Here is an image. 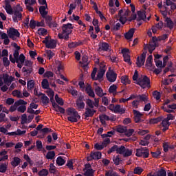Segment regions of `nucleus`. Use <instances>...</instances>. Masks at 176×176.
Masks as SVG:
<instances>
[{"label":"nucleus","mask_w":176,"mask_h":176,"mask_svg":"<svg viewBox=\"0 0 176 176\" xmlns=\"http://www.w3.org/2000/svg\"><path fill=\"white\" fill-rule=\"evenodd\" d=\"M66 113L69 116V117H67V120H69V122H71L72 123H76L78 122V120L80 119V116L74 108H67L66 109Z\"/></svg>","instance_id":"nucleus-1"},{"label":"nucleus","mask_w":176,"mask_h":176,"mask_svg":"<svg viewBox=\"0 0 176 176\" xmlns=\"http://www.w3.org/2000/svg\"><path fill=\"white\" fill-rule=\"evenodd\" d=\"M135 152V156L137 157H143L144 159H148L149 157V148L147 147L137 148Z\"/></svg>","instance_id":"nucleus-2"},{"label":"nucleus","mask_w":176,"mask_h":176,"mask_svg":"<svg viewBox=\"0 0 176 176\" xmlns=\"http://www.w3.org/2000/svg\"><path fill=\"white\" fill-rule=\"evenodd\" d=\"M138 99H136L132 102V107L133 108H138V105H140V102H148V96L146 94H140L138 95Z\"/></svg>","instance_id":"nucleus-3"},{"label":"nucleus","mask_w":176,"mask_h":176,"mask_svg":"<svg viewBox=\"0 0 176 176\" xmlns=\"http://www.w3.org/2000/svg\"><path fill=\"white\" fill-rule=\"evenodd\" d=\"M137 84L139 86H141L142 89H145L146 87H151V80L146 76H144L142 79H138Z\"/></svg>","instance_id":"nucleus-4"},{"label":"nucleus","mask_w":176,"mask_h":176,"mask_svg":"<svg viewBox=\"0 0 176 176\" xmlns=\"http://www.w3.org/2000/svg\"><path fill=\"white\" fill-rule=\"evenodd\" d=\"M8 36L10 39H12V41H16L17 38H20V32L17 30V29H14V28H10L7 31Z\"/></svg>","instance_id":"nucleus-5"},{"label":"nucleus","mask_w":176,"mask_h":176,"mask_svg":"<svg viewBox=\"0 0 176 176\" xmlns=\"http://www.w3.org/2000/svg\"><path fill=\"white\" fill-rule=\"evenodd\" d=\"M32 71H34V69H32V66H31V61L25 60V67L22 68V72H23L24 76H28V75H31V73L32 72Z\"/></svg>","instance_id":"nucleus-6"},{"label":"nucleus","mask_w":176,"mask_h":176,"mask_svg":"<svg viewBox=\"0 0 176 176\" xmlns=\"http://www.w3.org/2000/svg\"><path fill=\"white\" fill-rule=\"evenodd\" d=\"M102 156V153L100 151H91L89 156L87 157V162H91V160H100Z\"/></svg>","instance_id":"nucleus-7"},{"label":"nucleus","mask_w":176,"mask_h":176,"mask_svg":"<svg viewBox=\"0 0 176 176\" xmlns=\"http://www.w3.org/2000/svg\"><path fill=\"white\" fill-rule=\"evenodd\" d=\"M43 43L45 45L47 49H55L56 46H57V42H56L54 39L49 40V36L45 38V40L43 41Z\"/></svg>","instance_id":"nucleus-8"},{"label":"nucleus","mask_w":176,"mask_h":176,"mask_svg":"<svg viewBox=\"0 0 176 176\" xmlns=\"http://www.w3.org/2000/svg\"><path fill=\"white\" fill-rule=\"evenodd\" d=\"M146 53H148L146 51L144 52L140 56H140L137 57L136 65H137V67H138V68H141V67H142V65L145 64V60L146 58Z\"/></svg>","instance_id":"nucleus-9"},{"label":"nucleus","mask_w":176,"mask_h":176,"mask_svg":"<svg viewBox=\"0 0 176 176\" xmlns=\"http://www.w3.org/2000/svg\"><path fill=\"white\" fill-rule=\"evenodd\" d=\"M111 107H113V111L114 113H120V115H123L126 112V109L123 107H120V104H111Z\"/></svg>","instance_id":"nucleus-10"},{"label":"nucleus","mask_w":176,"mask_h":176,"mask_svg":"<svg viewBox=\"0 0 176 176\" xmlns=\"http://www.w3.org/2000/svg\"><path fill=\"white\" fill-rule=\"evenodd\" d=\"M96 112H97V111L94 109H91L89 107L85 108V112L84 113L85 119L87 120V118H93Z\"/></svg>","instance_id":"nucleus-11"},{"label":"nucleus","mask_w":176,"mask_h":176,"mask_svg":"<svg viewBox=\"0 0 176 176\" xmlns=\"http://www.w3.org/2000/svg\"><path fill=\"white\" fill-rule=\"evenodd\" d=\"M106 77L107 78V80L109 82H111V83H113L116 80V78H118V74L115 73V72L112 71L110 72H107L106 74Z\"/></svg>","instance_id":"nucleus-12"},{"label":"nucleus","mask_w":176,"mask_h":176,"mask_svg":"<svg viewBox=\"0 0 176 176\" xmlns=\"http://www.w3.org/2000/svg\"><path fill=\"white\" fill-rule=\"evenodd\" d=\"M74 27H72V23H67V24H63L62 27V31L63 34H71L72 32V29Z\"/></svg>","instance_id":"nucleus-13"},{"label":"nucleus","mask_w":176,"mask_h":176,"mask_svg":"<svg viewBox=\"0 0 176 176\" xmlns=\"http://www.w3.org/2000/svg\"><path fill=\"white\" fill-rule=\"evenodd\" d=\"M109 50V44L106 42H100L98 45V52H108Z\"/></svg>","instance_id":"nucleus-14"},{"label":"nucleus","mask_w":176,"mask_h":176,"mask_svg":"<svg viewBox=\"0 0 176 176\" xmlns=\"http://www.w3.org/2000/svg\"><path fill=\"white\" fill-rule=\"evenodd\" d=\"M14 16H12V20L14 23H19V21H21V19H23V14H21V12L19 10H15L13 12Z\"/></svg>","instance_id":"nucleus-15"},{"label":"nucleus","mask_w":176,"mask_h":176,"mask_svg":"<svg viewBox=\"0 0 176 176\" xmlns=\"http://www.w3.org/2000/svg\"><path fill=\"white\" fill-rule=\"evenodd\" d=\"M5 7L4 9L6 12L8 13V14H13V8H12V6L10 3H9V0H5L4 1Z\"/></svg>","instance_id":"nucleus-16"},{"label":"nucleus","mask_w":176,"mask_h":176,"mask_svg":"<svg viewBox=\"0 0 176 176\" xmlns=\"http://www.w3.org/2000/svg\"><path fill=\"white\" fill-rule=\"evenodd\" d=\"M138 18L137 21H141V20H143V21H145L146 20V12L144 10H139L137 12Z\"/></svg>","instance_id":"nucleus-17"},{"label":"nucleus","mask_w":176,"mask_h":176,"mask_svg":"<svg viewBox=\"0 0 176 176\" xmlns=\"http://www.w3.org/2000/svg\"><path fill=\"white\" fill-rule=\"evenodd\" d=\"M133 115H134V120L135 123L141 122V118L142 116V113H141L139 111L133 110Z\"/></svg>","instance_id":"nucleus-18"},{"label":"nucleus","mask_w":176,"mask_h":176,"mask_svg":"<svg viewBox=\"0 0 176 176\" xmlns=\"http://www.w3.org/2000/svg\"><path fill=\"white\" fill-rule=\"evenodd\" d=\"M76 104L77 109L78 111H82V109H85V104L84 101L82 100V98H79L78 99H77Z\"/></svg>","instance_id":"nucleus-19"},{"label":"nucleus","mask_w":176,"mask_h":176,"mask_svg":"<svg viewBox=\"0 0 176 176\" xmlns=\"http://www.w3.org/2000/svg\"><path fill=\"white\" fill-rule=\"evenodd\" d=\"M134 32H135V28H131L128 32L125 33L124 38L125 39H132L133 36H134Z\"/></svg>","instance_id":"nucleus-20"},{"label":"nucleus","mask_w":176,"mask_h":176,"mask_svg":"<svg viewBox=\"0 0 176 176\" xmlns=\"http://www.w3.org/2000/svg\"><path fill=\"white\" fill-rule=\"evenodd\" d=\"M105 71H106L105 66L100 67V70L97 74L96 80H100V79H102V78L104 77V75L105 74Z\"/></svg>","instance_id":"nucleus-21"},{"label":"nucleus","mask_w":176,"mask_h":176,"mask_svg":"<svg viewBox=\"0 0 176 176\" xmlns=\"http://www.w3.org/2000/svg\"><path fill=\"white\" fill-rule=\"evenodd\" d=\"M46 9H47V4H46V6H41L39 7L38 10L40 14H41V17H45V16H47V11H46Z\"/></svg>","instance_id":"nucleus-22"},{"label":"nucleus","mask_w":176,"mask_h":176,"mask_svg":"<svg viewBox=\"0 0 176 176\" xmlns=\"http://www.w3.org/2000/svg\"><path fill=\"white\" fill-rule=\"evenodd\" d=\"M165 22L167 28H169V30H173L174 28V22L171 20V18L170 17H166L165 19Z\"/></svg>","instance_id":"nucleus-23"},{"label":"nucleus","mask_w":176,"mask_h":176,"mask_svg":"<svg viewBox=\"0 0 176 176\" xmlns=\"http://www.w3.org/2000/svg\"><path fill=\"white\" fill-rule=\"evenodd\" d=\"M21 163V159L19 157H14L12 161L11 162V166L12 167H17Z\"/></svg>","instance_id":"nucleus-24"},{"label":"nucleus","mask_w":176,"mask_h":176,"mask_svg":"<svg viewBox=\"0 0 176 176\" xmlns=\"http://www.w3.org/2000/svg\"><path fill=\"white\" fill-rule=\"evenodd\" d=\"M99 119L102 124H106L105 120H111L109 116H107L106 114H102L99 116Z\"/></svg>","instance_id":"nucleus-25"},{"label":"nucleus","mask_w":176,"mask_h":176,"mask_svg":"<svg viewBox=\"0 0 176 176\" xmlns=\"http://www.w3.org/2000/svg\"><path fill=\"white\" fill-rule=\"evenodd\" d=\"M95 93L96 95L98 96V97H104V92L102 90V88L100 86H96L95 87Z\"/></svg>","instance_id":"nucleus-26"},{"label":"nucleus","mask_w":176,"mask_h":176,"mask_svg":"<svg viewBox=\"0 0 176 176\" xmlns=\"http://www.w3.org/2000/svg\"><path fill=\"white\" fill-rule=\"evenodd\" d=\"M34 87H35V82H34V80H30L29 81H28L27 87H28V91H32V89H34Z\"/></svg>","instance_id":"nucleus-27"},{"label":"nucleus","mask_w":176,"mask_h":176,"mask_svg":"<svg viewBox=\"0 0 176 176\" xmlns=\"http://www.w3.org/2000/svg\"><path fill=\"white\" fill-rule=\"evenodd\" d=\"M41 86H42V88L45 90H49V89H50L49 85V80H47V79H43L42 80Z\"/></svg>","instance_id":"nucleus-28"},{"label":"nucleus","mask_w":176,"mask_h":176,"mask_svg":"<svg viewBox=\"0 0 176 176\" xmlns=\"http://www.w3.org/2000/svg\"><path fill=\"white\" fill-rule=\"evenodd\" d=\"M121 82L123 85H130L131 83V81L129 79V76H123L121 77Z\"/></svg>","instance_id":"nucleus-29"},{"label":"nucleus","mask_w":176,"mask_h":176,"mask_svg":"<svg viewBox=\"0 0 176 176\" xmlns=\"http://www.w3.org/2000/svg\"><path fill=\"white\" fill-rule=\"evenodd\" d=\"M41 101L43 105H47V104L50 102V99H49L46 94H43V96H41Z\"/></svg>","instance_id":"nucleus-30"},{"label":"nucleus","mask_w":176,"mask_h":176,"mask_svg":"<svg viewBox=\"0 0 176 176\" xmlns=\"http://www.w3.org/2000/svg\"><path fill=\"white\" fill-rule=\"evenodd\" d=\"M163 120V116H160L156 118H153L150 120V123L151 124H155L156 123H159V122H162Z\"/></svg>","instance_id":"nucleus-31"},{"label":"nucleus","mask_w":176,"mask_h":176,"mask_svg":"<svg viewBox=\"0 0 176 176\" xmlns=\"http://www.w3.org/2000/svg\"><path fill=\"white\" fill-rule=\"evenodd\" d=\"M113 162L115 164V166H119L120 164V162H122V159L119 157V155L113 156Z\"/></svg>","instance_id":"nucleus-32"},{"label":"nucleus","mask_w":176,"mask_h":176,"mask_svg":"<svg viewBox=\"0 0 176 176\" xmlns=\"http://www.w3.org/2000/svg\"><path fill=\"white\" fill-rule=\"evenodd\" d=\"M12 96H14V97H17V98H23V94L19 90H14L12 91Z\"/></svg>","instance_id":"nucleus-33"},{"label":"nucleus","mask_w":176,"mask_h":176,"mask_svg":"<svg viewBox=\"0 0 176 176\" xmlns=\"http://www.w3.org/2000/svg\"><path fill=\"white\" fill-rule=\"evenodd\" d=\"M56 164L58 166H64L65 164V160L61 156H59L56 159Z\"/></svg>","instance_id":"nucleus-34"},{"label":"nucleus","mask_w":176,"mask_h":176,"mask_svg":"<svg viewBox=\"0 0 176 176\" xmlns=\"http://www.w3.org/2000/svg\"><path fill=\"white\" fill-rule=\"evenodd\" d=\"M52 131H53L52 130V129L50 128H43V129L41 130V133H43V135L41 137V138H43V137H45V134H47V133H52Z\"/></svg>","instance_id":"nucleus-35"},{"label":"nucleus","mask_w":176,"mask_h":176,"mask_svg":"<svg viewBox=\"0 0 176 176\" xmlns=\"http://www.w3.org/2000/svg\"><path fill=\"white\" fill-rule=\"evenodd\" d=\"M152 61H153V57L150 55L146 60V67H152Z\"/></svg>","instance_id":"nucleus-36"},{"label":"nucleus","mask_w":176,"mask_h":176,"mask_svg":"<svg viewBox=\"0 0 176 176\" xmlns=\"http://www.w3.org/2000/svg\"><path fill=\"white\" fill-rule=\"evenodd\" d=\"M116 130H117L118 133H125V131H127V126L119 125L117 127Z\"/></svg>","instance_id":"nucleus-37"},{"label":"nucleus","mask_w":176,"mask_h":176,"mask_svg":"<svg viewBox=\"0 0 176 176\" xmlns=\"http://www.w3.org/2000/svg\"><path fill=\"white\" fill-rule=\"evenodd\" d=\"M151 153L153 157L159 159V157H160V155H162V151H160V150H157L155 152L151 151Z\"/></svg>","instance_id":"nucleus-38"},{"label":"nucleus","mask_w":176,"mask_h":176,"mask_svg":"<svg viewBox=\"0 0 176 176\" xmlns=\"http://www.w3.org/2000/svg\"><path fill=\"white\" fill-rule=\"evenodd\" d=\"M126 152V147L123 145L118 146L117 148V153H119V155H123Z\"/></svg>","instance_id":"nucleus-39"},{"label":"nucleus","mask_w":176,"mask_h":176,"mask_svg":"<svg viewBox=\"0 0 176 176\" xmlns=\"http://www.w3.org/2000/svg\"><path fill=\"white\" fill-rule=\"evenodd\" d=\"M55 101L58 104V105H64V100H63V98L58 97V94L55 95Z\"/></svg>","instance_id":"nucleus-40"},{"label":"nucleus","mask_w":176,"mask_h":176,"mask_svg":"<svg viewBox=\"0 0 176 176\" xmlns=\"http://www.w3.org/2000/svg\"><path fill=\"white\" fill-rule=\"evenodd\" d=\"M131 155H133V150L125 148V151L123 153L124 157H129Z\"/></svg>","instance_id":"nucleus-41"},{"label":"nucleus","mask_w":176,"mask_h":176,"mask_svg":"<svg viewBox=\"0 0 176 176\" xmlns=\"http://www.w3.org/2000/svg\"><path fill=\"white\" fill-rule=\"evenodd\" d=\"M54 156H56V153L54 151H49L46 155V159L52 160Z\"/></svg>","instance_id":"nucleus-42"},{"label":"nucleus","mask_w":176,"mask_h":176,"mask_svg":"<svg viewBox=\"0 0 176 176\" xmlns=\"http://www.w3.org/2000/svg\"><path fill=\"white\" fill-rule=\"evenodd\" d=\"M142 171H144V169L140 166H138L134 168L133 174H138V175H140L142 173Z\"/></svg>","instance_id":"nucleus-43"},{"label":"nucleus","mask_w":176,"mask_h":176,"mask_svg":"<svg viewBox=\"0 0 176 176\" xmlns=\"http://www.w3.org/2000/svg\"><path fill=\"white\" fill-rule=\"evenodd\" d=\"M49 175V170L47 169L43 168L38 171V176H47Z\"/></svg>","instance_id":"nucleus-44"},{"label":"nucleus","mask_w":176,"mask_h":176,"mask_svg":"<svg viewBox=\"0 0 176 176\" xmlns=\"http://www.w3.org/2000/svg\"><path fill=\"white\" fill-rule=\"evenodd\" d=\"M8 170V164L4 163L0 165V173H6Z\"/></svg>","instance_id":"nucleus-45"},{"label":"nucleus","mask_w":176,"mask_h":176,"mask_svg":"<svg viewBox=\"0 0 176 176\" xmlns=\"http://www.w3.org/2000/svg\"><path fill=\"white\" fill-rule=\"evenodd\" d=\"M156 176H167V172H166V169L161 168L159 170Z\"/></svg>","instance_id":"nucleus-46"},{"label":"nucleus","mask_w":176,"mask_h":176,"mask_svg":"<svg viewBox=\"0 0 176 176\" xmlns=\"http://www.w3.org/2000/svg\"><path fill=\"white\" fill-rule=\"evenodd\" d=\"M56 112H60V113H65V109L61 107H60L58 104L56 105L55 107H54Z\"/></svg>","instance_id":"nucleus-47"},{"label":"nucleus","mask_w":176,"mask_h":176,"mask_svg":"<svg viewBox=\"0 0 176 176\" xmlns=\"http://www.w3.org/2000/svg\"><path fill=\"white\" fill-rule=\"evenodd\" d=\"M3 64L6 67H9V65H10V60L8 58V57L4 56L3 58Z\"/></svg>","instance_id":"nucleus-48"},{"label":"nucleus","mask_w":176,"mask_h":176,"mask_svg":"<svg viewBox=\"0 0 176 176\" xmlns=\"http://www.w3.org/2000/svg\"><path fill=\"white\" fill-rule=\"evenodd\" d=\"M118 145L114 144L111 148H109V150L107 151L108 155H111L112 152H118Z\"/></svg>","instance_id":"nucleus-49"},{"label":"nucleus","mask_w":176,"mask_h":176,"mask_svg":"<svg viewBox=\"0 0 176 176\" xmlns=\"http://www.w3.org/2000/svg\"><path fill=\"white\" fill-rule=\"evenodd\" d=\"M116 90H118V87L116 85H112L109 88V93H110V94H112L113 93H115Z\"/></svg>","instance_id":"nucleus-50"},{"label":"nucleus","mask_w":176,"mask_h":176,"mask_svg":"<svg viewBox=\"0 0 176 176\" xmlns=\"http://www.w3.org/2000/svg\"><path fill=\"white\" fill-rule=\"evenodd\" d=\"M3 82L7 86H9V74H3Z\"/></svg>","instance_id":"nucleus-51"},{"label":"nucleus","mask_w":176,"mask_h":176,"mask_svg":"<svg viewBox=\"0 0 176 176\" xmlns=\"http://www.w3.org/2000/svg\"><path fill=\"white\" fill-rule=\"evenodd\" d=\"M84 175H85V176H94V170L91 168L87 169V170L84 173Z\"/></svg>","instance_id":"nucleus-52"},{"label":"nucleus","mask_w":176,"mask_h":176,"mask_svg":"<svg viewBox=\"0 0 176 176\" xmlns=\"http://www.w3.org/2000/svg\"><path fill=\"white\" fill-rule=\"evenodd\" d=\"M156 49V43H153V44H150L148 47V52L150 54H152L153 53V50Z\"/></svg>","instance_id":"nucleus-53"},{"label":"nucleus","mask_w":176,"mask_h":176,"mask_svg":"<svg viewBox=\"0 0 176 176\" xmlns=\"http://www.w3.org/2000/svg\"><path fill=\"white\" fill-rule=\"evenodd\" d=\"M17 111L21 112V113H24L27 111V107L25 105H21L17 108Z\"/></svg>","instance_id":"nucleus-54"},{"label":"nucleus","mask_w":176,"mask_h":176,"mask_svg":"<svg viewBox=\"0 0 176 176\" xmlns=\"http://www.w3.org/2000/svg\"><path fill=\"white\" fill-rule=\"evenodd\" d=\"M94 148L96 149V151H102V149L105 147L102 143L101 144L96 143L94 144Z\"/></svg>","instance_id":"nucleus-55"},{"label":"nucleus","mask_w":176,"mask_h":176,"mask_svg":"<svg viewBox=\"0 0 176 176\" xmlns=\"http://www.w3.org/2000/svg\"><path fill=\"white\" fill-rule=\"evenodd\" d=\"M43 19H45L46 23L49 25V23L52 22V20H53V18H52V16L50 15H45V16H43Z\"/></svg>","instance_id":"nucleus-56"},{"label":"nucleus","mask_w":176,"mask_h":176,"mask_svg":"<svg viewBox=\"0 0 176 176\" xmlns=\"http://www.w3.org/2000/svg\"><path fill=\"white\" fill-rule=\"evenodd\" d=\"M15 105L19 107V105H27V102L24 101L23 99H20L15 102Z\"/></svg>","instance_id":"nucleus-57"},{"label":"nucleus","mask_w":176,"mask_h":176,"mask_svg":"<svg viewBox=\"0 0 176 176\" xmlns=\"http://www.w3.org/2000/svg\"><path fill=\"white\" fill-rule=\"evenodd\" d=\"M36 146L38 151H41L42 148H43V145H42V141L37 140L36 142Z\"/></svg>","instance_id":"nucleus-58"},{"label":"nucleus","mask_w":176,"mask_h":176,"mask_svg":"<svg viewBox=\"0 0 176 176\" xmlns=\"http://www.w3.org/2000/svg\"><path fill=\"white\" fill-rule=\"evenodd\" d=\"M38 32L40 35L45 36L47 34V30L41 28L38 30Z\"/></svg>","instance_id":"nucleus-59"},{"label":"nucleus","mask_w":176,"mask_h":176,"mask_svg":"<svg viewBox=\"0 0 176 176\" xmlns=\"http://www.w3.org/2000/svg\"><path fill=\"white\" fill-rule=\"evenodd\" d=\"M66 166L69 170H74V162H72V160H68Z\"/></svg>","instance_id":"nucleus-60"},{"label":"nucleus","mask_w":176,"mask_h":176,"mask_svg":"<svg viewBox=\"0 0 176 176\" xmlns=\"http://www.w3.org/2000/svg\"><path fill=\"white\" fill-rule=\"evenodd\" d=\"M29 27L30 28H32V30L35 29L36 27V21H35V20H34V19H31L30 22Z\"/></svg>","instance_id":"nucleus-61"},{"label":"nucleus","mask_w":176,"mask_h":176,"mask_svg":"<svg viewBox=\"0 0 176 176\" xmlns=\"http://www.w3.org/2000/svg\"><path fill=\"white\" fill-rule=\"evenodd\" d=\"M123 58H124V61H125V63H128V64H131L130 55L124 54L123 55Z\"/></svg>","instance_id":"nucleus-62"},{"label":"nucleus","mask_w":176,"mask_h":176,"mask_svg":"<svg viewBox=\"0 0 176 176\" xmlns=\"http://www.w3.org/2000/svg\"><path fill=\"white\" fill-rule=\"evenodd\" d=\"M153 96L154 98H155V100H160V98H161L160 92H159L157 91H155L153 94Z\"/></svg>","instance_id":"nucleus-63"},{"label":"nucleus","mask_w":176,"mask_h":176,"mask_svg":"<svg viewBox=\"0 0 176 176\" xmlns=\"http://www.w3.org/2000/svg\"><path fill=\"white\" fill-rule=\"evenodd\" d=\"M134 133V129H129L125 131L124 134L126 137H131Z\"/></svg>","instance_id":"nucleus-64"}]
</instances>
